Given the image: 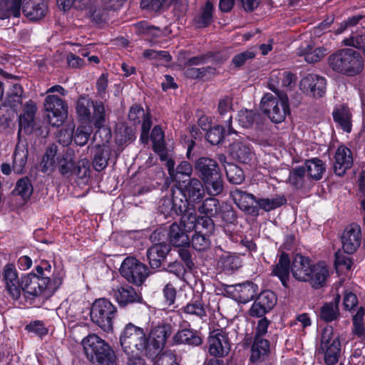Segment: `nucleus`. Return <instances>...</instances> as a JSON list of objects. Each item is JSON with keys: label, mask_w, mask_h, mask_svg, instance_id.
<instances>
[{"label": "nucleus", "mask_w": 365, "mask_h": 365, "mask_svg": "<svg viewBox=\"0 0 365 365\" xmlns=\"http://www.w3.org/2000/svg\"><path fill=\"white\" fill-rule=\"evenodd\" d=\"M195 169L201 180L220 172L217 163L207 157H201L196 160Z\"/></svg>", "instance_id": "obj_28"}, {"label": "nucleus", "mask_w": 365, "mask_h": 365, "mask_svg": "<svg viewBox=\"0 0 365 365\" xmlns=\"http://www.w3.org/2000/svg\"><path fill=\"white\" fill-rule=\"evenodd\" d=\"M180 215H182L180 224L184 227H187L189 230L195 227L196 213L194 208L187 207V210L184 213L180 214Z\"/></svg>", "instance_id": "obj_64"}, {"label": "nucleus", "mask_w": 365, "mask_h": 365, "mask_svg": "<svg viewBox=\"0 0 365 365\" xmlns=\"http://www.w3.org/2000/svg\"><path fill=\"white\" fill-rule=\"evenodd\" d=\"M151 140L153 143V149L155 152L161 154H166L165 153V143H164V133L160 126H155L150 135Z\"/></svg>", "instance_id": "obj_51"}, {"label": "nucleus", "mask_w": 365, "mask_h": 365, "mask_svg": "<svg viewBox=\"0 0 365 365\" xmlns=\"http://www.w3.org/2000/svg\"><path fill=\"white\" fill-rule=\"evenodd\" d=\"M210 197L204 200L198 207V212L208 217L218 215L221 211L220 202L217 199Z\"/></svg>", "instance_id": "obj_43"}, {"label": "nucleus", "mask_w": 365, "mask_h": 365, "mask_svg": "<svg viewBox=\"0 0 365 365\" xmlns=\"http://www.w3.org/2000/svg\"><path fill=\"white\" fill-rule=\"evenodd\" d=\"M56 146L49 147L46 150L41 162V171L43 173L53 172L55 170L56 168Z\"/></svg>", "instance_id": "obj_46"}, {"label": "nucleus", "mask_w": 365, "mask_h": 365, "mask_svg": "<svg viewBox=\"0 0 365 365\" xmlns=\"http://www.w3.org/2000/svg\"><path fill=\"white\" fill-rule=\"evenodd\" d=\"M342 248L347 254H353L359 247L361 240V227L357 224L347 226L341 237Z\"/></svg>", "instance_id": "obj_16"}, {"label": "nucleus", "mask_w": 365, "mask_h": 365, "mask_svg": "<svg viewBox=\"0 0 365 365\" xmlns=\"http://www.w3.org/2000/svg\"><path fill=\"white\" fill-rule=\"evenodd\" d=\"M287 200L284 196H276L273 198H259L257 199L258 210L262 209L266 212L274 210L286 202Z\"/></svg>", "instance_id": "obj_48"}, {"label": "nucleus", "mask_w": 365, "mask_h": 365, "mask_svg": "<svg viewBox=\"0 0 365 365\" xmlns=\"http://www.w3.org/2000/svg\"><path fill=\"white\" fill-rule=\"evenodd\" d=\"M173 341L176 344H184L190 346H199L202 342V339L197 331L191 329L179 330L173 336Z\"/></svg>", "instance_id": "obj_35"}, {"label": "nucleus", "mask_w": 365, "mask_h": 365, "mask_svg": "<svg viewBox=\"0 0 365 365\" xmlns=\"http://www.w3.org/2000/svg\"><path fill=\"white\" fill-rule=\"evenodd\" d=\"M230 153L232 158L242 163H249L254 155L250 148L240 141H235L230 145Z\"/></svg>", "instance_id": "obj_34"}, {"label": "nucleus", "mask_w": 365, "mask_h": 365, "mask_svg": "<svg viewBox=\"0 0 365 365\" xmlns=\"http://www.w3.org/2000/svg\"><path fill=\"white\" fill-rule=\"evenodd\" d=\"M219 264L225 270L234 271L242 266V260L236 254L226 253L220 257Z\"/></svg>", "instance_id": "obj_49"}, {"label": "nucleus", "mask_w": 365, "mask_h": 365, "mask_svg": "<svg viewBox=\"0 0 365 365\" xmlns=\"http://www.w3.org/2000/svg\"><path fill=\"white\" fill-rule=\"evenodd\" d=\"M183 68L184 75L191 79L202 78L207 76H214L216 70L214 67L206 66L201 68H195L192 66H186Z\"/></svg>", "instance_id": "obj_44"}, {"label": "nucleus", "mask_w": 365, "mask_h": 365, "mask_svg": "<svg viewBox=\"0 0 365 365\" xmlns=\"http://www.w3.org/2000/svg\"><path fill=\"white\" fill-rule=\"evenodd\" d=\"M365 312L363 307H360L356 314L353 317L352 333L361 341L365 339V328L364 325V316Z\"/></svg>", "instance_id": "obj_50"}, {"label": "nucleus", "mask_w": 365, "mask_h": 365, "mask_svg": "<svg viewBox=\"0 0 365 365\" xmlns=\"http://www.w3.org/2000/svg\"><path fill=\"white\" fill-rule=\"evenodd\" d=\"M303 166L307 172V178L315 181L321 180L326 171L325 164L317 158L307 160Z\"/></svg>", "instance_id": "obj_36"}, {"label": "nucleus", "mask_w": 365, "mask_h": 365, "mask_svg": "<svg viewBox=\"0 0 365 365\" xmlns=\"http://www.w3.org/2000/svg\"><path fill=\"white\" fill-rule=\"evenodd\" d=\"M28 149L24 144L18 143L14 153L13 170L16 173L21 174L27 163Z\"/></svg>", "instance_id": "obj_42"}, {"label": "nucleus", "mask_w": 365, "mask_h": 365, "mask_svg": "<svg viewBox=\"0 0 365 365\" xmlns=\"http://www.w3.org/2000/svg\"><path fill=\"white\" fill-rule=\"evenodd\" d=\"M75 152L71 148H67L59 156L56 157V168L63 175H71L73 171L75 163Z\"/></svg>", "instance_id": "obj_33"}, {"label": "nucleus", "mask_w": 365, "mask_h": 365, "mask_svg": "<svg viewBox=\"0 0 365 365\" xmlns=\"http://www.w3.org/2000/svg\"><path fill=\"white\" fill-rule=\"evenodd\" d=\"M43 106L49 124L54 127L61 125L68 115L66 101L57 95H48L44 100Z\"/></svg>", "instance_id": "obj_8"}, {"label": "nucleus", "mask_w": 365, "mask_h": 365, "mask_svg": "<svg viewBox=\"0 0 365 365\" xmlns=\"http://www.w3.org/2000/svg\"><path fill=\"white\" fill-rule=\"evenodd\" d=\"M191 243L192 247L198 251H204L209 248L210 245V240L200 232H196L192 237Z\"/></svg>", "instance_id": "obj_63"}, {"label": "nucleus", "mask_w": 365, "mask_h": 365, "mask_svg": "<svg viewBox=\"0 0 365 365\" xmlns=\"http://www.w3.org/2000/svg\"><path fill=\"white\" fill-rule=\"evenodd\" d=\"M326 79L319 75L310 73L303 78L300 83V89L314 97H322L326 92Z\"/></svg>", "instance_id": "obj_15"}, {"label": "nucleus", "mask_w": 365, "mask_h": 365, "mask_svg": "<svg viewBox=\"0 0 365 365\" xmlns=\"http://www.w3.org/2000/svg\"><path fill=\"white\" fill-rule=\"evenodd\" d=\"M120 344L127 357L144 354L146 356L147 337L143 328L127 324L120 335Z\"/></svg>", "instance_id": "obj_4"}, {"label": "nucleus", "mask_w": 365, "mask_h": 365, "mask_svg": "<svg viewBox=\"0 0 365 365\" xmlns=\"http://www.w3.org/2000/svg\"><path fill=\"white\" fill-rule=\"evenodd\" d=\"M306 168L304 166H297L289 170L287 183L294 189H302L305 186L307 180Z\"/></svg>", "instance_id": "obj_38"}, {"label": "nucleus", "mask_w": 365, "mask_h": 365, "mask_svg": "<svg viewBox=\"0 0 365 365\" xmlns=\"http://www.w3.org/2000/svg\"><path fill=\"white\" fill-rule=\"evenodd\" d=\"M84 353L94 365H117L113 349L105 340L95 334H88L82 340Z\"/></svg>", "instance_id": "obj_3"}, {"label": "nucleus", "mask_w": 365, "mask_h": 365, "mask_svg": "<svg viewBox=\"0 0 365 365\" xmlns=\"http://www.w3.org/2000/svg\"><path fill=\"white\" fill-rule=\"evenodd\" d=\"M230 341L227 334L222 329H214L208 337V351L214 359L222 358L230 351Z\"/></svg>", "instance_id": "obj_10"}, {"label": "nucleus", "mask_w": 365, "mask_h": 365, "mask_svg": "<svg viewBox=\"0 0 365 365\" xmlns=\"http://www.w3.org/2000/svg\"><path fill=\"white\" fill-rule=\"evenodd\" d=\"M291 265L289 255L283 252L279 255L278 262L272 267L271 274L277 277L286 288L288 287Z\"/></svg>", "instance_id": "obj_23"}, {"label": "nucleus", "mask_w": 365, "mask_h": 365, "mask_svg": "<svg viewBox=\"0 0 365 365\" xmlns=\"http://www.w3.org/2000/svg\"><path fill=\"white\" fill-rule=\"evenodd\" d=\"M231 195L240 210L252 215H258V208L253 205L254 202L256 203L257 197L253 194L236 188L231 192Z\"/></svg>", "instance_id": "obj_17"}, {"label": "nucleus", "mask_w": 365, "mask_h": 365, "mask_svg": "<svg viewBox=\"0 0 365 365\" xmlns=\"http://www.w3.org/2000/svg\"><path fill=\"white\" fill-rule=\"evenodd\" d=\"M332 116L337 126L344 132L350 133L351 131L352 115L348 107L345 106H336L332 111Z\"/></svg>", "instance_id": "obj_31"}, {"label": "nucleus", "mask_w": 365, "mask_h": 365, "mask_svg": "<svg viewBox=\"0 0 365 365\" xmlns=\"http://www.w3.org/2000/svg\"><path fill=\"white\" fill-rule=\"evenodd\" d=\"M93 0H57L59 8L63 11L70 9L72 6L83 10L90 8Z\"/></svg>", "instance_id": "obj_55"}, {"label": "nucleus", "mask_w": 365, "mask_h": 365, "mask_svg": "<svg viewBox=\"0 0 365 365\" xmlns=\"http://www.w3.org/2000/svg\"><path fill=\"white\" fill-rule=\"evenodd\" d=\"M255 56V52L252 50H247L234 56L232 63L235 67L240 68L252 61Z\"/></svg>", "instance_id": "obj_62"}, {"label": "nucleus", "mask_w": 365, "mask_h": 365, "mask_svg": "<svg viewBox=\"0 0 365 365\" xmlns=\"http://www.w3.org/2000/svg\"><path fill=\"white\" fill-rule=\"evenodd\" d=\"M13 192L20 195L24 200L29 199L33 192V186L27 178L19 179Z\"/></svg>", "instance_id": "obj_53"}, {"label": "nucleus", "mask_w": 365, "mask_h": 365, "mask_svg": "<svg viewBox=\"0 0 365 365\" xmlns=\"http://www.w3.org/2000/svg\"><path fill=\"white\" fill-rule=\"evenodd\" d=\"M91 135L90 129L86 126L78 127L75 132H73V139L76 145H85Z\"/></svg>", "instance_id": "obj_61"}, {"label": "nucleus", "mask_w": 365, "mask_h": 365, "mask_svg": "<svg viewBox=\"0 0 365 365\" xmlns=\"http://www.w3.org/2000/svg\"><path fill=\"white\" fill-rule=\"evenodd\" d=\"M339 295L336 296L334 302L324 304L320 309L319 317L322 320L329 322L337 319L339 315Z\"/></svg>", "instance_id": "obj_41"}, {"label": "nucleus", "mask_w": 365, "mask_h": 365, "mask_svg": "<svg viewBox=\"0 0 365 365\" xmlns=\"http://www.w3.org/2000/svg\"><path fill=\"white\" fill-rule=\"evenodd\" d=\"M181 224L173 223L168 231L170 243L175 247H185L190 245V238L187 231Z\"/></svg>", "instance_id": "obj_30"}, {"label": "nucleus", "mask_w": 365, "mask_h": 365, "mask_svg": "<svg viewBox=\"0 0 365 365\" xmlns=\"http://www.w3.org/2000/svg\"><path fill=\"white\" fill-rule=\"evenodd\" d=\"M329 276V272L327 266L323 262L313 264L307 279V282L314 289H319L324 287L327 279Z\"/></svg>", "instance_id": "obj_24"}, {"label": "nucleus", "mask_w": 365, "mask_h": 365, "mask_svg": "<svg viewBox=\"0 0 365 365\" xmlns=\"http://www.w3.org/2000/svg\"><path fill=\"white\" fill-rule=\"evenodd\" d=\"M185 314L204 319L207 317L205 305L199 297L192 298L185 307H182Z\"/></svg>", "instance_id": "obj_40"}, {"label": "nucleus", "mask_w": 365, "mask_h": 365, "mask_svg": "<svg viewBox=\"0 0 365 365\" xmlns=\"http://www.w3.org/2000/svg\"><path fill=\"white\" fill-rule=\"evenodd\" d=\"M237 120L242 128L262 130L264 126V118L259 113L244 110L238 113Z\"/></svg>", "instance_id": "obj_25"}, {"label": "nucleus", "mask_w": 365, "mask_h": 365, "mask_svg": "<svg viewBox=\"0 0 365 365\" xmlns=\"http://www.w3.org/2000/svg\"><path fill=\"white\" fill-rule=\"evenodd\" d=\"M36 273L22 275V291L26 299H33L45 293L53 294L62 284L64 274L62 269H55L46 260H42L35 268Z\"/></svg>", "instance_id": "obj_1"}, {"label": "nucleus", "mask_w": 365, "mask_h": 365, "mask_svg": "<svg viewBox=\"0 0 365 365\" xmlns=\"http://www.w3.org/2000/svg\"><path fill=\"white\" fill-rule=\"evenodd\" d=\"M22 11L31 21H38L47 14L48 6L45 0H24Z\"/></svg>", "instance_id": "obj_18"}, {"label": "nucleus", "mask_w": 365, "mask_h": 365, "mask_svg": "<svg viewBox=\"0 0 365 365\" xmlns=\"http://www.w3.org/2000/svg\"><path fill=\"white\" fill-rule=\"evenodd\" d=\"M3 281L9 296L19 299L22 291V276L19 277L18 271L14 264H6L3 269Z\"/></svg>", "instance_id": "obj_12"}, {"label": "nucleus", "mask_w": 365, "mask_h": 365, "mask_svg": "<svg viewBox=\"0 0 365 365\" xmlns=\"http://www.w3.org/2000/svg\"><path fill=\"white\" fill-rule=\"evenodd\" d=\"M225 128L222 125H216L209 129L206 138L212 145H218L223 139Z\"/></svg>", "instance_id": "obj_60"}, {"label": "nucleus", "mask_w": 365, "mask_h": 365, "mask_svg": "<svg viewBox=\"0 0 365 365\" xmlns=\"http://www.w3.org/2000/svg\"><path fill=\"white\" fill-rule=\"evenodd\" d=\"M93 107V120L95 126L101 128L106 122V108L104 103L101 101H96L92 103Z\"/></svg>", "instance_id": "obj_52"}, {"label": "nucleus", "mask_w": 365, "mask_h": 365, "mask_svg": "<svg viewBox=\"0 0 365 365\" xmlns=\"http://www.w3.org/2000/svg\"><path fill=\"white\" fill-rule=\"evenodd\" d=\"M116 309L106 299H96L92 304L90 316L91 321L106 332L113 330V319L115 317Z\"/></svg>", "instance_id": "obj_6"}, {"label": "nucleus", "mask_w": 365, "mask_h": 365, "mask_svg": "<svg viewBox=\"0 0 365 365\" xmlns=\"http://www.w3.org/2000/svg\"><path fill=\"white\" fill-rule=\"evenodd\" d=\"M269 352V342L264 338L254 337L251 346L250 361L259 363L264 361Z\"/></svg>", "instance_id": "obj_32"}, {"label": "nucleus", "mask_w": 365, "mask_h": 365, "mask_svg": "<svg viewBox=\"0 0 365 365\" xmlns=\"http://www.w3.org/2000/svg\"><path fill=\"white\" fill-rule=\"evenodd\" d=\"M119 271L128 282L138 286L141 285L149 274L147 266L132 257L123 260Z\"/></svg>", "instance_id": "obj_9"}, {"label": "nucleus", "mask_w": 365, "mask_h": 365, "mask_svg": "<svg viewBox=\"0 0 365 365\" xmlns=\"http://www.w3.org/2000/svg\"><path fill=\"white\" fill-rule=\"evenodd\" d=\"M135 139L133 130L126 125H122L117 128L115 133L116 142L120 145H123L128 141Z\"/></svg>", "instance_id": "obj_57"}, {"label": "nucleus", "mask_w": 365, "mask_h": 365, "mask_svg": "<svg viewBox=\"0 0 365 365\" xmlns=\"http://www.w3.org/2000/svg\"><path fill=\"white\" fill-rule=\"evenodd\" d=\"M258 287L251 282L235 285L234 297L235 299L242 304H246L252 300L257 295Z\"/></svg>", "instance_id": "obj_29"}, {"label": "nucleus", "mask_w": 365, "mask_h": 365, "mask_svg": "<svg viewBox=\"0 0 365 365\" xmlns=\"http://www.w3.org/2000/svg\"><path fill=\"white\" fill-rule=\"evenodd\" d=\"M172 201L173 202V208L175 215H180V214L184 213L189 205L191 204L182 197V194H180L179 190L178 195H176L175 192L172 194Z\"/></svg>", "instance_id": "obj_59"}, {"label": "nucleus", "mask_w": 365, "mask_h": 365, "mask_svg": "<svg viewBox=\"0 0 365 365\" xmlns=\"http://www.w3.org/2000/svg\"><path fill=\"white\" fill-rule=\"evenodd\" d=\"M312 265L313 263L309 257L296 255L291 265L293 277L299 282H307Z\"/></svg>", "instance_id": "obj_19"}, {"label": "nucleus", "mask_w": 365, "mask_h": 365, "mask_svg": "<svg viewBox=\"0 0 365 365\" xmlns=\"http://www.w3.org/2000/svg\"><path fill=\"white\" fill-rule=\"evenodd\" d=\"M180 194L188 202L194 205L200 203L205 197L204 185L200 180L196 178H190L187 180H183L178 185Z\"/></svg>", "instance_id": "obj_11"}, {"label": "nucleus", "mask_w": 365, "mask_h": 365, "mask_svg": "<svg viewBox=\"0 0 365 365\" xmlns=\"http://www.w3.org/2000/svg\"><path fill=\"white\" fill-rule=\"evenodd\" d=\"M179 1L180 0H142L140 5L144 9L157 11L163 7H168Z\"/></svg>", "instance_id": "obj_56"}, {"label": "nucleus", "mask_w": 365, "mask_h": 365, "mask_svg": "<svg viewBox=\"0 0 365 365\" xmlns=\"http://www.w3.org/2000/svg\"><path fill=\"white\" fill-rule=\"evenodd\" d=\"M112 292L114 298L122 307L140 302L142 299L135 289L129 285L118 286L113 289Z\"/></svg>", "instance_id": "obj_22"}, {"label": "nucleus", "mask_w": 365, "mask_h": 365, "mask_svg": "<svg viewBox=\"0 0 365 365\" xmlns=\"http://www.w3.org/2000/svg\"><path fill=\"white\" fill-rule=\"evenodd\" d=\"M21 0H0V19H6L11 16L19 17L21 14Z\"/></svg>", "instance_id": "obj_39"}, {"label": "nucleus", "mask_w": 365, "mask_h": 365, "mask_svg": "<svg viewBox=\"0 0 365 365\" xmlns=\"http://www.w3.org/2000/svg\"><path fill=\"white\" fill-rule=\"evenodd\" d=\"M318 354H322L327 365H334L338 361L341 354V343L338 337L328 345H319L317 349Z\"/></svg>", "instance_id": "obj_27"}, {"label": "nucleus", "mask_w": 365, "mask_h": 365, "mask_svg": "<svg viewBox=\"0 0 365 365\" xmlns=\"http://www.w3.org/2000/svg\"><path fill=\"white\" fill-rule=\"evenodd\" d=\"M328 65L335 73L354 77L364 69V59L361 53L352 48H341L328 57Z\"/></svg>", "instance_id": "obj_2"}, {"label": "nucleus", "mask_w": 365, "mask_h": 365, "mask_svg": "<svg viewBox=\"0 0 365 365\" xmlns=\"http://www.w3.org/2000/svg\"><path fill=\"white\" fill-rule=\"evenodd\" d=\"M93 101L86 97H80L76 103V112L83 120L90 118V107Z\"/></svg>", "instance_id": "obj_58"}, {"label": "nucleus", "mask_w": 365, "mask_h": 365, "mask_svg": "<svg viewBox=\"0 0 365 365\" xmlns=\"http://www.w3.org/2000/svg\"><path fill=\"white\" fill-rule=\"evenodd\" d=\"M201 181L204 185L205 192L206 191L210 196L218 195L223 191L224 185L220 172Z\"/></svg>", "instance_id": "obj_37"}, {"label": "nucleus", "mask_w": 365, "mask_h": 365, "mask_svg": "<svg viewBox=\"0 0 365 365\" xmlns=\"http://www.w3.org/2000/svg\"><path fill=\"white\" fill-rule=\"evenodd\" d=\"M160 160L165 162V165L170 177L178 183V185H180V182H182V178L184 176L190 177L192 173V166L187 161H181L175 166V160L168 158L167 154H161Z\"/></svg>", "instance_id": "obj_14"}, {"label": "nucleus", "mask_w": 365, "mask_h": 365, "mask_svg": "<svg viewBox=\"0 0 365 365\" xmlns=\"http://www.w3.org/2000/svg\"><path fill=\"white\" fill-rule=\"evenodd\" d=\"M170 250V245L166 243L155 244L148 249L147 257L150 267L152 269L159 268Z\"/></svg>", "instance_id": "obj_26"}, {"label": "nucleus", "mask_w": 365, "mask_h": 365, "mask_svg": "<svg viewBox=\"0 0 365 365\" xmlns=\"http://www.w3.org/2000/svg\"><path fill=\"white\" fill-rule=\"evenodd\" d=\"M37 111L35 102L29 101L24 107L23 113L19 116V129L18 134L24 131L26 134H30L34 128V119Z\"/></svg>", "instance_id": "obj_21"}, {"label": "nucleus", "mask_w": 365, "mask_h": 365, "mask_svg": "<svg viewBox=\"0 0 365 365\" xmlns=\"http://www.w3.org/2000/svg\"><path fill=\"white\" fill-rule=\"evenodd\" d=\"M171 333L170 324H163L153 327L147 338L146 356L152 360L160 356Z\"/></svg>", "instance_id": "obj_7"}, {"label": "nucleus", "mask_w": 365, "mask_h": 365, "mask_svg": "<svg viewBox=\"0 0 365 365\" xmlns=\"http://www.w3.org/2000/svg\"><path fill=\"white\" fill-rule=\"evenodd\" d=\"M269 86L277 96L269 93L264 94L261 100L260 107L262 112L267 115L273 123H279L284 120L287 115L289 114L288 98L271 83H269Z\"/></svg>", "instance_id": "obj_5"}, {"label": "nucleus", "mask_w": 365, "mask_h": 365, "mask_svg": "<svg viewBox=\"0 0 365 365\" xmlns=\"http://www.w3.org/2000/svg\"><path fill=\"white\" fill-rule=\"evenodd\" d=\"M110 158V149L108 147H98L93 157V167L96 170L101 171L108 165Z\"/></svg>", "instance_id": "obj_45"}, {"label": "nucleus", "mask_w": 365, "mask_h": 365, "mask_svg": "<svg viewBox=\"0 0 365 365\" xmlns=\"http://www.w3.org/2000/svg\"><path fill=\"white\" fill-rule=\"evenodd\" d=\"M353 163L352 153L350 149L340 145L334 155V171L336 175L342 176Z\"/></svg>", "instance_id": "obj_20"}, {"label": "nucleus", "mask_w": 365, "mask_h": 365, "mask_svg": "<svg viewBox=\"0 0 365 365\" xmlns=\"http://www.w3.org/2000/svg\"><path fill=\"white\" fill-rule=\"evenodd\" d=\"M276 302L274 292L268 290L262 292L250 309L249 314L252 317H262L273 309Z\"/></svg>", "instance_id": "obj_13"}, {"label": "nucleus", "mask_w": 365, "mask_h": 365, "mask_svg": "<svg viewBox=\"0 0 365 365\" xmlns=\"http://www.w3.org/2000/svg\"><path fill=\"white\" fill-rule=\"evenodd\" d=\"M227 180L235 185L241 184L245 180L243 170L233 163L224 165Z\"/></svg>", "instance_id": "obj_47"}, {"label": "nucleus", "mask_w": 365, "mask_h": 365, "mask_svg": "<svg viewBox=\"0 0 365 365\" xmlns=\"http://www.w3.org/2000/svg\"><path fill=\"white\" fill-rule=\"evenodd\" d=\"M214 10L213 4L211 1H207L202 9V14L196 20L197 26L207 27L212 21V13Z\"/></svg>", "instance_id": "obj_54"}]
</instances>
